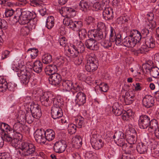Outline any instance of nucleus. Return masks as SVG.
I'll use <instances>...</instances> for the list:
<instances>
[{
  "label": "nucleus",
  "instance_id": "obj_1",
  "mask_svg": "<svg viewBox=\"0 0 159 159\" xmlns=\"http://www.w3.org/2000/svg\"><path fill=\"white\" fill-rule=\"evenodd\" d=\"M60 13L64 17H66L63 20V24L69 26V28L73 30L75 22H73L69 18L74 17L75 16V11L71 8L63 7L61 8V10L60 11Z\"/></svg>",
  "mask_w": 159,
  "mask_h": 159
},
{
  "label": "nucleus",
  "instance_id": "obj_2",
  "mask_svg": "<svg viewBox=\"0 0 159 159\" xmlns=\"http://www.w3.org/2000/svg\"><path fill=\"white\" fill-rule=\"evenodd\" d=\"M22 150H25L22 153L23 157H26L36 153V147L33 143L29 142H22L19 147Z\"/></svg>",
  "mask_w": 159,
  "mask_h": 159
},
{
  "label": "nucleus",
  "instance_id": "obj_3",
  "mask_svg": "<svg viewBox=\"0 0 159 159\" xmlns=\"http://www.w3.org/2000/svg\"><path fill=\"white\" fill-rule=\"evenodd\" d=\"M102 136L99 134H93L91 139V144L93 148L96 150L101 149L104 145Z\"/></svg>",
  "mask_w": 159,
  "mask_h": 159
},
{
  "label": "nucleus",
  "instance_id": "obj_4",
  "mask_svg": "<svg viewBox=\"0 0 159 159\" xmlns=\"http://www.w3.org/2000/svg\"><path fill=\"white\" fill-rule=\"evenodd\" d=\"M52 97L53 94L51 93H44L40 98V101L42 104L46 107L50 106L52 103Z\"/></svg>",
  "mask_w": 159,
  "mask_h": 159
},
{
  "label": "nucleus",
  "instance_id": "obj_5",
  "mask_svg": "<svg viewBox=\"0 0 159 159\" xmlns=\"http://www.w3.org/2000/svg\"><path fill=\"white\" fill-rule=\"evenodd\" d=\"M88 36L89 39L86 40L85 42L86 47L88 49L92 50H97L98 49V46L96 40L93 38V37L89 34L88 32Z\"/></svg>",
  "mask_w": 159,
  "mask_h": 159
},
{
  "label": "nucleus",
  "instance_id": "obj_6",
  "mask_svg": "<svg viewBox=\"0 0 159 159\" xmlns=\"http://www.w3.org/2000/svg\"><path fill=\"white\" fill-rule=\"evenodd\" d=\"M129 130L130 132V133L128 132L127 134L125 136L126 141L129 144H134L137 140L136 133L134 129H130Z\"/></svg>",
  "mask_w": 159,
  "mask_h": 159
},
{
  "label": "nucleus",
  "instance_id": "obj_7",
  "mask_svg": "<svg viewBox=\"0 0 159 159\" xmlns=\"http://www.w3.org/2000/svg\"><path fill=\"white\" fill-rule=\"evenodd\" d=\"M66 142L64 140H61L56 142L54 144L53 150L56 153H61L63 152L66 148Z\"/></svg>",
  "mask_w": 159,
  "mask_h": 159
},
{
  "label": "nucleus",
  "instance_id": "obj_8",
  "mask_svg": "<svg viewBox=\"0 0 159 159\" xmlns=\"http://www.w3.org/2000/svg\"><path fill=\"white\" fill-rule=\"evenodd\" d=\"M142 103L143 106L146 108L152 107L154 105L155 99L150 95H146L142 100Z\"/></svg>",
  "mask_w": 159,
  "mask_h": 159
},
{
  "label": "nucleus",
  "instance_id": "obj_9",
  "mask_svg": "<svg viewBox=\"0 0 159 159\" xmlns=\"http://www.w3.org/2000/svg\"><path fill=\"white\" fill-rule=\"evenodd\" d=\"M44 135V131L43 129H38L34 133V138L36 141L39 143H45V139Z\"/></svg>",
  "mask_w": 159,
  "mask_h": 159
},
{
  "label": "nucleus",
  "instance_id": "obj_10",
  "mask_svg": "<svg viewBox=\"0 0 159 159\" xmlns=\"http://www.w3.org/2000/svg\"><path fill=\"white\" fill-rule=\"evenodd\" d=\"M149 143L146 139L143 140L141 142L139 143L136 146L138 152L140 154H144L147 152Z\"/></svg>",
  "mask_w": 159,
  "mask_h": 159
},
{
  "label": "nucleus",
  "instance_id": "obj_11",
  "mask_svg": "<svg viewBox=\"0 0 159 159\" xmlns=\"http://www.w3.org/2000/svg\"><path fill=\"white\" fill-rule=\"evenodd\" d=\"M30 107L31 113L36 119L39 118L42 116V112L40 106L38 104H32Z\"/></svg>",
  "mask_w": 159,
  "mask_h": 159
},
{
  "label": "nucleus",
  "instance_id": "obj_12",
  "mask_svg": "<svg viewBox=\"0 0 159 159\" xmlns=\"http://www.w3.org/2000/svg\"><path fill=\"white\" fill-rule=\"evenodd\" d=\"M150 119L147 116L143 115L140 116L139 123L140 128L146 129L149 126Z\"/></svg>",
  "mask_w": 159,
  "mask_h": 159
},
{
  "label": "nucleus",
  "instance_id": "obj_13",
  "mask_svg": "<svg viewBox=\"0 0 159 159\" xmlns=\"http://www.w3.org/2000/svg\"><path fill=\"white\" fill-rule=\"evenodd\" d=\"M51 111L52 117L54 119H58L63 116V112L61 107L52 106Z\"/></svg>",
  "mask_w": 159,
  "mask_h": 159
},
{
  "label": "nucleus",
  "instance_id": "obj_14",
  "mask_svg": "<svg viewBox=\"0 0 159 159\" xmlns=\"http://www.w3.org/2000/svg\"><path fill=\"white\" fill-rule=\"evenodd\" d=\"M98 60H87L85 65L86 70L90 72L96 70L98 68Z\"/></svg>",
  "mask_w": 159,
  "mask_h": 159
},
{
  "label": "nucleus",
  "instance_id": "obj_15",
  "mask_svg": "<svg viewBox=\"0 0 159 159\" xmlns=\"http://www.w3.org/2000/svg\"><path fill=\"white\" fill-rule=\"evenodd\" d=\"M58 65L57 62H54L52 64L47 66L45 69V71L46 75H52L56 73L57 71V66Z\"/></svg>",
  "mask_w": 159,
  "mask_h": 159
},
{
  "label": "nucleus",
  "instance_id": "obj_16",
  "mask_svg": "<svg viewBox=\"0 0 159 159\" xmlns=\"http://www.w3.org/2000/svg\"><path fill=\"white\" fill-rule=\"evenodd\" d=\"M61 80V75L57 73L50 75L49 78V80L50 83L54 86L58 85Z\"/></svg>",
  "mask_w": 159,
  "mask_h": 159
},
{
  "label": "nucleus",
  "instance_id": "obj_17",
  "mask_svg": "<svg viewBox=\"0 0 159 159\" xmlns=\"http://www.w3.org/2000/svg\"><path fill=\"white\" fill-rule=\"evenodd\" d=\"M0 129L2 131V135L4 139L5 137L7 136L10 135L12 129L10 126L4 123H2L0 124Z\"/></svg>",
  "mask_w": 159,
  "mask_h": 159
},
{
  "label": "nucleus",
  "instance_id": "obj_18",
  "mask_svg": "<svg viewBox=\"0 0 159 159\" xmlns=\"http://www.w3.org/2000/svg\"><path fill=\"white\" fill-rule=\"evenodd\" d=\"M90 35L92 37L93 36L96 40H99L104 39L106 37V34L100 30H91L90 32Z\"/></svg>",
  "mask_w": 159,
  "mask_h": 159
},
{
  "label": "nucleus",
  "instance_id": "obj_19",
  "mask_svg": "<svg viewBox=\"0 0 159 159\" xmlns=\"http://www.w3.org/2000/svg\"><path fill=\"white\" fill-rule=\"evenodd\" d=\"M77 105L78 106L83 105L86 102V96L85 94L81 92H78L76 95L75 99Z\"/></svg>",
  "mask_w": 159,
  "mask_h": 159
},
{
  "label": "nucleus",
  "instance_id": "obj_20",
  "mask_svg": "<svg viewBox=\"0 0 159 159\" xmlns=\"http://www.w3.org/2000/svg\"><path fill=\"white\" fill-rule=\"evenodd\" d=\"M123 106L117 102H115L112 106V111L115 115L117 116L120 115L123 113Z\"/></svg>",
  "mask_w": 159,
  "mask_h": 159
},
{
  "label": "nucleus",
  "instance_id": "obj_21",
  "mask_svg": "<svg viewBox=\"0 0 159 159\" xmlns=\"http://www.w3.org/2000/svg\"><path fill=\"white\" fill-rule=\"evenodd\" d=\"M146 72L149 71L150 75L154 78L159 77V68L157 66H152L150 67H147L145 68Z\"/></svg>",
  "mask_w": 159,
  "mask_h": 159
},
{
  "label": "nucleus",
  "instance_id": "obj_22",
  "mask_svg": "<svg viewBox=\"0 0 159 159\" xmlns=\"http://www.w3.org/2000/svg\"><path fill=\"white\" fill-rule=\"evenodd\" d=\"M105 8L103 12V16L104 18L106 20H108L112 19L113 17V11L112 9L110 7Z\"/></svg>",
  "mask_w": 159,
  "mask_h": 159
},
{
  "label": "nucleus",
  "instance_id": "obj_23",
  "mask_svg": "<svg viewBox=\"0 0 159 159\" xmlns=\"http://www.w3.org/2000/svg\"><path fill=\"white\" fill-rule=\"evenodd\" d=\"M145 43L147 47L153 48L155 47V41L154 39L151 36L144 37Z\"/></svg>",
  "mask_w": 159,
  "mask_h": 159
},
{
  "label": "nucleus",
  "instance_id": "obj_24",
  "mask_svg": "<svg viewBox=\"0 0 159 159\" xmlns=\"http://www.w3.org/2000/svg\"><path fill=\"white\" fill-rule=\"evenodd\" d=\"M44 136L46 140L50 141L53 140L55 137V133L51 129H47L44 131Z\"/></svg>",
  "mask_w": 159,
  "mask_h": 159
},
{
  "label": "nucleus",
  "instance_id": "obj_25",
  "mask_svg": "<svg viewBox=\"0 0 159 159\" xmlns=\"http://www.w3.org/2000/svg\"><path fill=\"white\" fill-rule=\"evenodd\" d=\"M5 141L10 143L11 145L14 147H17L19 140L18 138H15L13 136H10L9 135L5 137L4 139Z\"/></svg>",
  "mask_w": 159,
  "mask_h": 159
},
{
  "label": "nucleus",
  "instance_id": "obj_26",
  "mask_svg": "<svg viewBox=\"0 0 159 159\" xmlns=\"http://www.w3.org/2000/svg\"><path fill=\"white\" fill-rule=\"evenodd\" d=\"M135 146L133 145L127 144V143L122 148L125 153L124 154H132L135 150Z\"/></svg>",
  "mask_w": 159,
  "mask_h": 159
},
{
  "label": "nucleus",
  "instance_id": "obj_27",
  "mask_svg": "<svg viewBox=\"0 0 159 159\" xmlns=\"http://www.w3.org/2000/svg\"><path fill=\"white\" fill-rule=\"evenodd\" d=\"M43 62L40 60H36L34 62L33 70L37 73H40L42 70Z\"/></svg>",
  "mask_w": 159,
  "mask_h": 159
},
{
  "label": "nucleus",
  "instance_id": "obj_28",
  "mask_svg": "<svg viewBox=\"0 0 159 159\" xmlns=\"http://www.w3.org/2000/svg\"><path fill=\"white\" fill-rule=\"evenodd\" d=\"M62 85L64 89L67 91L72 90L73 88V82L70 80H62Z\"/></svg>",
  "mask_w": 159,
  "mask_h": 159
},
{
  "label": "nucleus",
  "instance_id": "obj_29",
  "mask_svg": "<svg viewBox=\"0 0 159 159\" xmlns=\"http://www.w3.org/2000/svg\"><path fill=\"white\" fill-rule=\"evenodd\" d=\"M148 130L150 132H154L158 128V122L155 119L152 120L150 121L149 125Z\"/></svg>",
  "mask_w": 159,
  "mask_h": 159
},
{
  "label": "nucleus",
  "instance_id": "obj_30",
  "mask_svg": "<svg viewBox=\"0 0 159 159\" xmlns=\"http://www.w3.org/2000/svg\"><path fill=\"white\" fill-rule=\"evenodd\" d=\"M20 15H22V16L26 17L27 18L29 19V20L36 17V15L34 12H31L27 10L23 11L22 10V11H21Z\"/></svg>",
  "mask_w": 159,
  "mask_h": 159
},
{
  "label": "nucleus",
  "instance_id": "obj_31",
  "mask_svg": "<svg viewBox=\"0 0 159 159\" xmlns=\"http://www.w3.org/2000/svg\"><path fill=\"white\" fill-rule=\"evenodd\" d=\"M72 47L78 53H83L85 50L84 45L81 41L77 43L76 46L73 45Z\"/></svg>",
  "mask_w": 159,
  "mask_h": 159
},
{
  "label": "nucleus",
  "instance_id": "obj_32",
  "mask_svg": "<svg viewBox=\"0 0 159 159\" xmlns=\"http://www.w3.org/2000/svg\"><path fill=\"white\" fill-rule=\"evenodd\" d=\"M37 19L35 17L29 20V22L26 24V26L31 30L32 29H35L36 24H37Z\"/></svg>",
  "mask_w": 159,
  "mask_h": 159
},
{
  "label": "nucleus",
  "instance_id": "obj_33",
  "mask_svg": "<svg viewBox=\"0 0 159 159\" xmlns=\"http://www.w3.org/2000/svg\"><path fill=\"white\" fill-rule=\"evenodd\" d=\"M79 6L82 11H85L89 8L90 4L86 0H82L80 2Z\"/></svg>",
  "mask_w": 159,
  "mask_h": 159
},
{
  "label": "nucleus",
  "instance_id": "obj_34",
  "mask_svg": "<svg viewBox=\"0 0 159 159\" xmlns=\"http://www.w3.org/2000/svg\"><path fill=\"white\" fill-rule=\"evenodd\" d=\"M31 73H28L26 76H21L19 77L21 83L24 85L28 84L30 80H31Z\"/></svg>",
  "mask_w": 159,
  "mask_h": 159
},
{
  "label": "nucleus",
  "instance_id": "obj_35",
  "mask_svg": "<svg viewBox=\"0 0 159 159\" xmlns=\"http://www.w3.org/2000/svg\"><path fill=\"white\" fill-rule=\"evenodd\" d=\"M52 101L53 103V106H52L61 107V105L63 104L61 103L62 102L61 101L60 99L57 97H55L53 95L52 100Z\"/></svg>",
  "mask_w": 159,
  "mask_h": 159
},
{
  "label": "nucleus",
  "instance_id": "obj_36",
  "mask_svg": "<svg viewBox=\"0 0 159 159\" xmlns=\"http://www.w3.org/2000/svg\"><path fill=\"white\" fill-rule=\"evenodd\" d=\"M53 17L50 16L48 17L47 19L46 26L49 29H51L54 25Z\"/></svg>",
  "mask_w": 159,
  "mask_h": 159
},
{
  "label": "nucleus",
  "instance_id": "obj_37",
  "mask_svg": "<svg viewBox=\"0 0 159 159\" xmlns=\"http://www.w3.org/2000/svg\"><path fill=\"white\" fill-rule=\"evenodd\" d=\"M23 125L20 122H17L14 124L12 129L14 132H22L23 130Z\"/></svg>",
  "mask_w": 159,
  "mask_h": 159
},
{
  "label": "nucleus",
  "instance_id": "obj_38",
  "mask_svg": "<svg viewBox=\"0 0 159 159\" xmlns=\"http://www.w3.org/2000/svg\"><path fill=\"white\" fill-rule=\"evenodd\" d=\"M73 142L75 146L80 147L82 144V139L79 136H76L73 139Z\"/></svg>",
  "mask_w": 159,
  "mask_h": 159
},
{
  "label": "nucleus",
  "instance_id": "obj_39",
  "mask_svg": "<svg viewBox=\"0 0 159 159\" xmlns=\"http://www.w3.org/2000/svg\"><path fill=\"white\" fill-rule=\"evenodd\" d=\"M16 71H18V73L17 75L19 77L21 76H26L27 75L28 73H30L29 71H27V70L25 68H22L21 69H18V70H16Z\"/></svg>",
  "mask_w": 159,
  "mask_h": 159
},
{
  "label": "nucleus",
  "instance_id": "obj_40",
  "mask_svg": "<svg viewBox=\"0 0 159 159\" xmlns=\"http://www.w3.org/2000/svg\"><path fill=\"white\" fill-rule=\"evenodd\" d=\"M25 118L26 121L29 124L32 123L34 121V118H35L31 113H27L25 114Z\"/></svg>",
  "mask_w": 159,
  "mask_h": 159
},
{
  "label": "nucleus",
  "instance_id": "obj_41",
  "mask_svg": "<svg viewBox=\"0 0 159 159\" xmlns=\"http://www.w3.org/2000/svg\"><path fill=\"white\" fill-rule=\"evenodd\" d=\"M130 20L129 17L127 16H120L117 19V22L119 24L122 25L125 23H127L128 21Z\"/></svg>",
  "mask_w": 159,
  "mask_h": 159
},
{
  "label": "nucleus",
  "instance_id": "obj_42",
  "mask_svg": "<svg viewBox=\"0 0 159 159\" xmlns=\"http://www.w3.org/2000/svg\"><path fill=\"white\" fill-rule=\"evenodd\" d=\"M134 31L135 33H137V34H134L133 32H132L131 34L134 35V37H133V38L134 39L135 42L137 43L139 42V41L141 39L142 36L141 35L140 33L139 32L138 30H134Z\"/></svg>",
  "mask_w": 159,
  "mask_h": 159
},
{
  "label": "nucleus",
  "instance_id": "obj_43",
  "mask_svg": "<svg viewBox=\"0 0 159 159\" xmlns=\"http://www.w3.org/2000/svg\"><path fill=\"white\" fill-rule=\"evenodd\" d=\"M83 26V23L82 21H79L75 22V25L73 29L74 31H77L81 29Z\"/></svg>",
  "mask_w": 159,
  "mask_h": 159
},
{
  "label": "nucleus",
  "instance_id": "obj_44",
  "mask_svg": "<svg viewBox=\"0 0 159 159\" xmlns=\"http://www.w3.org/2000/svg\"><path fill=\"white\" fill-rule=\"evenodd\" d=\"M125 136V135L122 132L119 131L116 132L113 137L115 141L121 139L122 137Z\"/></svg>",
  "mask_w": 159,
  "mask_h": 159
},
{
  "label": "nucleus",
  "instance_id": "obj_45",
  "mask_svg": "<svg viewBox=\"0 0 159 159\" xmlns=\"http://www.w3.org/2000/svg\"><path fill=\"white\" fill-rule=\"evenodd\" d=\"M17 18H19V21L20 23L22 25L26 24L29 21V19L27 18L26 17L22 16L21 15L20 16H17Z\"/></svg>",
  "mask_w": 159,
  "mask_h": 159
},
{
  "label": "nucleus",
  "instance_id": "obj_46",
  "mask_svg": "<svg viewBox=\"0 0 159 159\" xmlns=\"http://www.w3.org/2000/svg\"><path fill=\"white\" fill-rule=\"evenodd\" d=\"M30 51H31V52L30 55L31 59H35L38 55L39 52L38 50L36 48H31L29 49L28 50L27 52H29Z\"/></svg>",
  "mask_w": 159,
  "mask_h": 159
},
{
  "label": "nucleus",
  "instance_id": "obj_47",
  "mask_svg": "<svg viewBox=\"0 0 159 159\" xmlns=\"http://www.w3.org/2000/svg\"><path fill=\"white\" fill-rule=\"evenodd\" d=\"M79 35L82 40L85 39L87 37V33L84 29H82L79 30Z\"/></svg>",
  "mask_w": 159,
  "mask_h": 159
},
{
  "label": "nucleus",
  "instance_id": "obj_48",
  "mask_svg": "<svg viewBox=\"0 0 159 159\" xmlns=\"http://www.w3.org/2000/svg\"><path fill=\"white\" fill-rule=\"evenodd\" d=\"M116 34L114 29L112 28L111 29V34L110 35L109 40L111 42H115L116 44Z\"/></svg>",
  "mask_w": 159,
  "mask_h": 159
},
{
  "label": "nucleus",
  "instance_id": "obj_49",
  "mask_svg": "<svg viewBox=\"0 0 159 159\" xmlns=\"http://www.w3.org/2000/svg\"><path fill=\"white\" fill-rule=\"evenodd\" d=\"M125 136H124L122 137L121 139L115 141L116 143L118 146L122 147V148L124 145H125L127 144V143H125Z\"/></svg>",
  "mask_w": 159,
  "mask_h": 159
},
{
  "label": "nucleus",
  "instance_id": "obj_50",
  "mask_svg": "<svg viewBox=\"0 0 159 159\" xmlns=\"http://www.w3.org/2000/svg\"><path fill=\"white\" fill-rule=\"evenodd\" d=\"M76 126L74 125L70 124L68 126V131L70 134H73L76 132Z\"/></svg>",
  "mask_w": 159,
  "mask_h": 159
},
{
  "label": "nucleus",
  "instance_id": "obj_51",
  "mask_svg": "<svg viewBox=\"0 0 159 159\" xmlns=\"http://www.w3.org/2000/svg\"><path fill=\"white\" fill-rule=\"evenodd\" d=\"M20 132H14V131H13V129H12L11 131V134H10L9 136H13L15 138H18V139H21L22 138V135L20 133Z\"/></svg>",
  "mask_w": 159,
  "mask_h": 159
},
{
  "label": "nucleus",
  "instance_id": "obj_52",
  "mask_svg": "<svg viewBox=\"0 0 159 159\" xmlns=\"http://www.w3.org/2000/svg\"><path fill=\"white\" fill-rule=\"evenodd\" d=\"M101 45L104 47V48H107L111 46V43L110 41V40L108 39L104 40H102L101 42Z\"/></svg>",
  "mask_w": 159,
  "mask_h": 159
},
{
  "label": "nucleus",
  "instance_id": "obj_53",
  "mask_svg": "<svg viewBox=\"0 0 159 159\" xmlns=\"http://www.w3.org/2000/svg\"><path fill=\"white\" fill-rule=\"evenodd\" d=\"M135 98L129 97V95L125 96L124 101L126 105H129L132 103L134 101Z\"/></svg>",
  "mask_w": 159,
  "mask_h": 159
},
{
  "label": "nucleus",
  "instance_id": "obj_54",
  "mask_svg": "<svg viewBox=\"0 0 159 159\" xmlns=\"http://www.w3.org/2000/svg\"><path fill=\"white\" fill-rule=\"evenodd\" d=\"M134 35L132 34H130V37L129 43V48H133L136 44L135 42L134 39L133 38Z\"/></svg>",
  "mask_w": 159,
  "mask_h": 159
},
{
  "label": "nucleus",
  "instance_id": "obj_55",
  "mask_svg": "<svg viewBox=\"0 0 159 159\" xmlns=\"http://www.w3.org/2000/svg\"><path fill=\"white\" fill-rule=\"evenodd\" d=\"M93 9L96 11L101 10L103 8L102 5L99 2H96L94 3L93 5Z\"/></svg>",
  "mask_w": 159,
  "mask_h": 159
},
{
  "label": "nucleus",
  "instance_id": "obj_56",
  "mask_svg": "<svg viewBox=\"0 0 159 159\" xmlns=\"http://www.w3.org/2000/svg\"><path fill=\"white\" fill-rule=\"evenodd\" d=\"M130 37V35L129 36L126 37L122 40V43L124 45L128 48H129V43Z\"/></svg>",
  "mask_w": 159,
  "mask_h": 159
},
{
  "label": "nucleus",
  "instance_id": "obj_57",
  "mask_svg": "<svg viewBox=\"0 0 159 159\" xmlns=\"http://www.w3.org/2000/svg\"><path fill=\"white\" fill-rule=\"evenodd\" d=\"M24 102L25 103L26 105H28L30 106V107H31L32 105V104H36V103L34 102L31 100V99L30 97H26L25 98Z\"/></svg>",
  "mask_w": 159,
  "mask_h": 159
},
{
  "label": "nucleus",
  "instance_id": "obj_58",
  "mask_svg": "<svg viewBox=\"0 0 159 159\" xmlns=\"http://www.w3.org/2000/svg\"><path fill=\"white\" fill-rule=\"evenodd\" d=\"M41 0H30V5L36 7L40 6L42 3Z\"/></svg>",
  "mask_w": 159,
  "mask_h": 159
},
{
  "label": "nucleus",
  "instance_id": "obj_59",
  "mask_svg": "<svg viewBox=\"0 0 159 159\" xmlns=\"http://www.w3.org/2000/svg\"><path fill=\"white\" fill-rule=\"evenodd\" d=\"M154 63L152 60H148L145 63L143 64L142 65V68H145V69L147 67H151L153 66Z\"/></svg>",
  "mask_w": 159,
  "mask_h": 159
},
{
  "label": "nucleus",
  "instance_id": "obj_60",
  "mask_svg": "<svg viewBox=\"0 0 159 159\" xmlns=\"http://www.w3.org/2000/svg\"><path fill=\"white\" fill-rule=\"evenodd\" d=\"M100 90L103 92H106L108 89V86L107 84L102 83L99 86Z\"/></svg>",
  "mask_w": 159,
  "mask_h": 159
},
{
  "label": "nucleus",
  "instance_id": "obj_61",
  "mask_svg": "<svg viewBox=\"0 0 159 159\" xmlns=\"http://www.w3.org/2000/svg\"><path fill=\"white\" fill-rule=\"evenodd\" d=\"M131 116V115L128 113V111H125L122 115V118L123 120H128L129 119Z\"/></svg>",
  "mask_w": 159,
  "mask_h": 159
},
{
  "label": "nucleus",
  "instance_id": "obj_62",
  "mask_svg": "<svg viewBox=\"0 0 159 159\" xmlns=\"http://www.w3.org/2000/svg\"><path fill=\"white\" fill-rule=\"evenodd\" d=\"M30 30H31L30 29H29L26 25L23 27L21 29L22 34H23V35H27Z\"/></svg>",
  "mask_w": 159,
  "mask_h": 159
},
{
  "label": "nucleus",
  "instance_id": "obj_63",
  "mask_svg": "<svg viewBox=\"0 0 159 159\" xmlns=\"http://www.w3.org/2000/svg\"><path fill=\"white\" fill-rule=\"evenodd\" d=\"M8 88L7 83L6 81L2 84H0V91L3 92L6 91Z\"/></svg>",
  "mask_w": 159,
  "mask_h": 159
},
{
  "label": "nucleus",
  "instance_id": "obj_64",
  "mask_svg": "<svg viewBox=\"0 0 159 159\" xmlns=\"http://www.w3.org/2000/svg\"><path fill=\"white\" fill-rule=\"evenodd\" d=\"M147 47L145 45H142L140 46L139 48L137 51V53H143L145 52H147L148 51Z\"/></svg>",
  "mask_w": 159,
  "mask_h": 159
}]
</instances>
